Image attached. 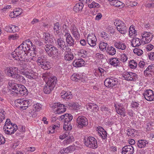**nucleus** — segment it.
<instances>
[{"mask_svg":"<svg viewBox=\"0 0 154 154\" xmlns=\"http://www.w3.org/2000/svg\"><path fill=\"white\" fill-rule=\"evenodd\" d=\"M32 42L28 39L24 42L11 54V57L17 60L28 61L29 60L27 57V51L33 46Z\"/></svg>","mask_w":154,"mask_h":154,"instance_id":"1","label":"nucleus"},{"mask_svg":"<svg viewBox=\"0 0 154 154\" xmlns=\"http://www.w3.org/2000/svg\"><path fill=\"white\" fill-rule=\"evenodd\" d=\"M43 37L46 45L45 50L50 56L55 55L58 52V49L54 46L51 45L53 42L54 38L48 32H45L43 34Z\"/></svg>","mask_w":154,"mask_h":154,"instance_id":"2","label":"nucleus"},{"mask_svg":"<svg viewBox=\"0 0 154 154\" xmlns=\"http://www.w3.org/2000/svg\"><path fill=\"white\" fill-rule=\"evenodd\" d=\"M57 78L55 76L48 78L44 88V91L46 94L50 93L54 88L57 83Z\"/></svg>","mask_w":154,"mask_h":154,"instance_id":"3","label":"nucleus"},{"mask_svg":"<svg viewBox=\"0 0 154 154\" xmlns=\"http://www.w3.org/2000/svg\"><path fill=\"white\" fill-rule=\"evenodd\" d=\"M29 66L26 65L24 66L23 68L20 71V73L26 76L30 79H36L38 78V73L33 72L29 69Z\"/></svg>","mask_w":154,"mask_h":154,"instance_id":"4","label":"nucleus"},{"mask_svg":"<svg viewBox=\"0 0 154 154\" xmlns=\"http://www.w3.org/2000/svg\"><path fill=\"white\" fill-rule=\"evenodd\" d=\"M46 59L44 56L40 55L38 57L37 59L35 61L38 65L43 69L47 70L50 68V66L49 62H47Z\"/></svg>","mask_w":154,"mask_h":154,"instance_id":"5","label":"nucleus"},{"mask_svg":"<svg viewBox=\"0 0 154 154\" xmlns=\"http://www.w3.org/2000/svg\"><path fill=\"white\" fill-rule=\"evenodd\" d=\"M85 144L86 146L89 148L96 149L97 147L96 140L92 137H89L87 138L85 141Z\"/></svg>","mask_w":154,"mask_h":154,"instance_id":"6","label":"nucleus"},{"mask_svg":"<svg viewBox=\"0 0 154 154\" xmlns=\"http://www.w3.org/2000/svg\"><path fill=\"white\" fill-rule=\"evenodd\" d=\"M18 69L17 67L10 66L6 67L5 71L7 75L14 78L18 73Z\"/></svg>","mask_w":154,"mask_h":154,"instance_id":"7","label":"nucleus"},{"mask_svg":"<svg viewBox=\"0 0 154 154\" xmlns=\"http://www.w3.org/2000/svg\"><path fill=\"white\" fill-rule=\"evenodd\" d=\"M141 40L143 44H147L150 42L152 40L153 35L152 34L149 32L145 31L141 34Z\"/></svg>","mask_w":154,"mask_h":154,"instance_id":"8","label":"nucleus"},{"mask_svg":"<svg viewBox=\"0 0 154 154\" xmlns=\"http://www.w3.org/2000/svg\"><path fill=\"white\" fill-rule=\"evenodd\" d=\"M118 80L116 78H108L104 82V85L106 87L112 88L118 83Z\"/></svg>","mask_w":154,"mask_h":154,"instance_id":"9","label":"nucleus"},{"mask_svg":"<svg viewBox=\"0 0 154 154\" xmlns=\"http://www.w3.org/2000/svg\"><path fill=\"white\" fill-rule=\"evenodd\" d=\"M78 127L82 128L87 125L88 122L87 119L83 116H79L76 119Z\"/></svg>","mask_w":154,"mask_h":154,"instance_id":"10","label":"nucleus"},{"mask_svg":"<svg viewBox=\"0 0 154 154\" xmlns=\"http://www.w3.org/2000/svg\"><path fill=\"white\" fill-rule=\"evenodd\" d=\"M137 76L135 73L132 72H125L122 74L123 78L128 81H134L136 80Z\"/></svg>","mask_w":154,"mask_h":154,"instance_id":"11","label":"nucleus"},{"mask_svg":"<svg viewBox=\"0 0 154 154\" xmlns=\"http://www.w3.org/2000/svg\"><path fill=\"white\" fill-rule=\"evenodd\" d=\"M10 89L11 90V95L17 96L18 95V88L19 85L15 83H11L9 84Z\"/></svg>","mask_w":154,"mask_h":154,"instance_id":"12","label":"nucleus"},{"mask_svg":"<svg viewBox=\"0 0 154 154\" xmlns=\"http://www.w3.org/2000/svg\"><path fill=\"white\" fill-rule=\"evenodd\" d=\"M87 41L88 44L91 47H94L96 45V38L94 34H89L88 35Z\"/></svg>","mask_w":154,"mask_h":154,"instance_id":"13","label":"nucleus"},{"mask_svg":"<svg viewBox=\"0 0 154 154\" xmlns=\"http://www.w3.org/2000/svg\"><path fill=\"white\" fill-rule=\"evenodd\" d=\"M144 98L147 100L152 101L154 100V94L151 90L145 91L143 94Z\"/></svg>","mask_w":154,"mask_h":154,"instance_id":"14","label":"nucleus"},{"mask_svg":"<svg viewBox=\"0 0 154 154\" xmlns=\"http://www.w3.org/2000/svg\"><path fill=\"white\" fill-rule=\"evenodd\" d=\"M114 46L117 49L122 51L125 50L127 48L126 44L122 40L115 42Z\"/></svg>","mask_w":154,"mask_h":154,"instance_id":"15","label":"nucleus"},{"mask_svg":"<svg viewBox=\"0 0 154 154\" xmlns=\"http://www.w3.org/2000/svg\"><path fill=\"white\" fill-rule=\"evenodd\" d=\"M70 30L75 38L78 39L80 37V33L76 26L75 25H72L70 27Z\"/></svg>","mask_w":154,"mask_h":154,"instance_id":"16","label":"nucleus"},{"mask_svg":"<svg viewBox=\"0 0 154 154\" xmlns=\"http://www.w3.org/2000/svg\"><path fill=\"white\" fill-rule=\"evenodd\" d=\"M134 152V147L131 145H126L122 149V154H133Z\"/></svg>","mask_w":154,"mask_h":154,"instance_id":"17","label":"nucleus"},{"mask_svg":"<svg viewBox=\"0 0 154 154\" xmlns=\"http://www.w3.org/2000/svg\"><path fill=\"white\" fill-rule=\"evenodd\" d=\"M18 89V96L20 94V95L26 96L28 93V90L23 85H19Z\"/></svg>","mask_w":154,"mask_h":154,"instance_id":"18","label":"nucleus"},{"mask_svg":"<svg viewBox=\"0 0 154 154\" xmlns=\"http://www.w3.org/2000/svg\"><path fill=\"white\" fill-rule=\"evenodd\" d=\"M97 131L98 134L103 139H106L107 138V133L103 128L101 127H98L97 128Z\"/></svg>","mask_w":154,"mask_h":154,"instance_id":"19","label":"nucleus"},{"mask_svg":"<svg viewBox=\"0 0 154 154\" xmlns=\"http://www.w3.org/2000/svg\"><path fill=\"white\" fill-rule=\"evenodd\" d=\"M58 47L62 50H65L68 49L67 45H66L65 41L62 39L60 38L57 40Z\"/></svg>","mask_w":154,"mask_h":154,"instance_id":"20","label":"nucleus"},{"mask_svg":"<svg viewBox=\"0 0 154 154\" xmlns=\"http://www.w3.org/2000/svg\"><path fill=\"white\" fill-rule=\"evenodd\" d=\"M64 54V58L65 60L70 61L72 60L74 57L73 55L71 52V49L68 48Z\"/></svg>","mask_w":154,"mask_h":154,"instance_id":"21","label":"nucleus"},{"mask_svg":"<svg viewBox=\"0 0 154 154\" xmlns=\"http://www.w3.org/2000/svg\"><path fill=\"white\" fill-rule=\"evenodd\" d=\"M85 61L82 59H76L73 62V65L76 67H80L85 65Z\"/></svg>","mask_w":154,"mask_h":154,"instance_id":"22","label":"nucleus"},{"mask_svg":"<svg viewBox=\"0 0 154 154\" xmlns=\"http://www.w3.org/2000/svg\"><path fill=\"white\" fill-rule=\"evenodd\" d=\"M75 149V146L74 145L69 146L67 148L61 149L60 152L62 154H66L69 152L73 151Z\"/></svg>","mask_w":154,"mask_h":154,"instance_id":"23","label":"nucleus"},{"mask_svg":"<svg viewBox=\"0 0 154 154\" xmlns=\"http://www.w3.org/2000/svg\"><path fill=\"white\" fill-rule=\"evenodd\" d=\"M29 51L30 56V58L33 61H35L36 60L35 56L37 51L36 50L35 46L34 45L31 47V49Z\"/></svg>","mask_w":154,"mask_h":154,"instance_id":"24","label":"nucleus"},{"mask_svg":"<svg viewBox=\"0 0 154 154\" xmlns=\"http://www.w3.org/2000/svg\"><path fill=\"white\" fill-rule=\"evenodd\" d=\"M66 38L67 43L70 46H72L74 44V41L70 34L69 32H66L64 35Z\"/></svg>","mask_w":154,"mask_h":154,"instance_id":"25","label":"nucleus"},{"mask_svg":"<svg viewBox=\"0 0 154 154\" xmlns=\"http://www.w3.org/2000/svg\"><path fill=\"white\" fill-rule=\"evenodd\" d=\"M60 94L61 98L65 99H71L73 96L71 93L70 91L66 92L63 91Z\"/></svg>","mask_w":154,"mask_h":154,"instance_id":"26","label":"nucleus"},{"mask_svg":"<svg viewBox=\"0 0 154 154\" xmlns=\"http://www.w3.org/2000/svg\"><path fill=\"white\" fill-rule=\"evenodd\" d=\"M32 108L31 109L32 110L29 112V113L31 115L30 116L35 117L36 116V114L35 112L39 111L42 109V108L41 106H32Z\"/></svg>","mask_w":154,"mask_h":154,"instance_id":"27","label":"nucleus"},{"mask_svg":"<svg viewBox=\"0 0 154 154\" xmlns=\"http://www.w3.org/2000/svg\"><path fill=\"white\" fill-rule=\"evenodd\" d=\"M110 5L115 7H118L120 8H122L124 6V4L122 2L117 0H113L110 2Z\"/></svg>","mask_w":154,"mask_h":154,"instance_id":"28","label":"nucleus"},{"mask_svg":"<svg viewBox=\"0 0 154 154\" xmlns=\"http://www.w3.org/2000/svg\"><path fill=\"white\" fill-rule=\"evenodd\" d=\"M142 43V40L139 38H133L131 42V45L134 47L140 46Z\"/></svg>","mask_w":154,"mask_h":154,"instance_id":"29","label":"nucleus"},{"mask_svg":"<svg viewBox=\"0 0 154 154\" xmlns=\"http://www.w3.org/2000/svg\"><path fill=\"white\" fill-rule=\"evenodd\" d=\"M83 7L84 5L83 3H79L75 5L73 10L76 13H78L82 11Z\"/></svg>","mask_w":154,"mask_h":154,"instance_id":"30","label":"nucleus"},{"mask_svg":"<svg viewBox=\"0 0 154 154\" xmlns=\"http://www.w3.org/2000/svg\"><path fill=\"white\" fill-rule=\"evenodd\" d=\"M153 64L149 65L144 71V74L145 76H150L151 75V73L152 71Z\"/></svg>","mask_w":154,"mask_h":154,"instance_id":"31","label":"nucleus"},{"mask_svg":"<svg viewBox=\"0 0 154 154\" xmlns=\"http://www.w3.org/2000/svg\"><path fill=\"white\" fill-rule=\"evenodd\" d=\"M109 62L111 65L117 66L119 65V61L117 58H112L110 59Z\"/></svg>","mask_w":154,"mask_h":154,"instance_id":"32","label":"nucleus"},{"mask_svg":"<svg viewBox=\"0 0 154 154\" xmlns=\"http://www.w3.org/2000/svg\"><path fill=\"white\" fill-rule=\"evenodd\" d=\"M148 143V142L146 140H140L137 142V146L140 148H144L146 144Z\"/></svg>","mask_w":154,"mask_h":154,"instance_id":"33","label":"nucleus"},{"mask_svg":"<svg viewBox=\"0 0 154 154\" xmlns=\"http://www.w3.org/2000/svg\"><path fill=\"white\" fill-rule=\"evenodd\" d=\"M106 51L109 55H113L116 52L115 49L112 46L109 47L107 48Z\"/></svg>","mask_w":154,"mask_h":154,"instance_id":"34","label":"nucleus"},{"mask_svg":"<svg viewBox=\"0 0 154 154\" xmlns=\"http://www.w3.org/2000/svg\"><path fill=\"white\" fill-rule=\"evenodd\" d=\"M117 113L120 115H124L125 112V108L122 106H115Z\"/></svg>","mask_w":154,"mask_h":154,"instance_id":"35","label":"nucleus"},{"mask_svg":"<svg viewBox=\"0 0 154 154\" xmlns=\"http://www.w3.org/2000/svg\"><path fill=\"white\" fill-rule=\"evenodd\" d=\"M114 24L115 26H116L117 29L119 27H121L122 26L125 25L124 23L119 20H116L114 21Z\"/></svg>","mask_w":154,"mask_h":154,"instance_id":"36","label":"nucleus"},{"mask_svg":"<svg viewBox=\"0 0 154 154\" xmlns=\"http://www.w3.org/2000/svg\"><path fill=\"white\" fill-rule=\"evenodd\" d=\"M118 31L121 34H125L127 32V29L126 25L122 26L117 29Z\"/></svg>","mask_w":154,"mask_h":154,"instance_id":"37","label":"nucleus"},{"mask_svg":"<svg viewBox=\"0 0 154 154\" xmlns=\"http://www.w3.org/2000/svg\"><path fill=\"white\" fill-rule=\"evenodd\" d=\"M22 13V9L19 8H17L14 9L12 14L14 15V17H17Z\"/></svg>","mask_w":154,"mask_h":154,"instance_id":"38","label":"nucleus"},{"mask_svg":"<svg viewBox=\"0 0 154 154\" xmlns=\"http://www.w3.org/2000/svg\"><path fill=\"white\" fill-rule=\"evenodd\" d=\"M88 7L90 8H98L100 7V5L95 1H93L91 3L88 5Z\"/></svg>","mask_w":154,"mask_h":154,"instance_id":"39","label":"nucleus"},{"mask_svg":"<svg viewBox=\"0 0 154 154\" xmlns=\"http://www.w3.org/2000/svg\"><path fill=\"white\" fill-rule=\"evenodd\" d=\"M108 46V44L107 43L104 42H101L99 44V48L101 51H104L106 50V48Z\"/></svg>","mask_w":154,"mask_h":154,"instance_id":"40","label":"nucleus"},{"mask_svg":"<svg viewBox=\"0 0 154 154\" xmlns=\"http://www.w3.org/2000/svg\"><path fill=\"white\" fill-rule=\"evenodd\" d=\"M71 80L73 81H78L80 79L79 74L77 73H74L70 77Z\"/></svg>","mask_w":154,"mask_h":154,"instance_id":"41","label":"nucleus"},{"mask_svg":"<svg viewBox=\"0 0 154 154\" xmlns=\"http://www.w3.org/2000/svg\"><path fill=\"white\" fill-rule=\"evenodd\" d=\"M136 33V31L135 29L134 26H131L129 28V35L130 36L135 35Z\"/></svg>","mask_w":154,"mask_h":154,"instance_id":"42","label":"nucleus"},{"mask_svg":"<svg viewBox=\"0 0 154 154\" xmlns=\"http://www.w3.org/2000/svg\"><path fill=\"white\" fill-rule=\"evenodd\" d=\"M5 111L2 109H0V123L2 122L4 119H5Z\"/></svg>","mask_w":154,"mask_h":154,"instance_id":"43","label":"nucleus"},{"mask_svg":"<svg viewBox=\"0 0 154 154\" xmlns=\"http://www.w3.org/2000/svg\"><path fill=\"white\" fill-rule=\"evenodd\" d=\"M87 52L84 49H81L78 52V55L79 56L85 57L87 56Z\"/></svg>","mask_w":154,"mask_h":154,"instance_id":"44","label":"nucleus"},{"mask_svg":"<svg viewBox=\"0 0 154 154\" xmlns=\"http://www.w3.org/2000/svg\"><path fill=\"white\" fill-rule=\"evenodd\" d=\"M137 63L134 60H131L130 61L129 65L130 67L132 69H135L137 66Z\"/></svg>","mask_w":154,"mask_h":154,"instance_id":"45","label":"nucleus"},{"mask_svg":"<svg viewBox=\"0 0 154 154\" xmlns=\"http://www.w3.org/2000/svg\"><path fill=\"white\" fill-rule=\"evenodd\" d=\"M58 107L56 110L57 113L60 114L63 113L66 111V108L65 106H57Z\"/></svg>","mask_w":154,"mask_h":154,"instance_id":"46","label":"nucleus"},{"mask_svg":"<svg viewBox=\"0 0 154 154\" xmlns=\"http://www.w3.org/2000/svg\"><path fill=\"white\" fill-rule=\"evenodd\" d=\"M14 78L16 79L20 82L24 83L25 82V79L24 77L20 75L18 73Z\"/></svg>","mask_w":154,"mask_h":154,"instance_id":"47","label":"nucleus"},{"mask_svg":"<svg viewBox=\"0 0 154 154\" xmlns=\"http://www.w3.org/2000/svg\"><path fill=\"white\" fill-rule=\"evenodd\" d=\"M63 128L64 130L66 131H70L72 128V126L70 125V123H64Z\"/></svg>","mask_w":154,"mask_h":154,"instance_id":"48","label":"nucleus"},{"mask_svg":"<svg viewBox=\"0 0 154 154\" xmlns=\"http://www.w3.org/2000/svg\"><path fill=\"white\" fill-rule=\"evenodd\" d=\"M60 28V24L59 23L57 22L54 24V30L57 34L60 33L59 29Z\"/></svg>","mask_w":154,"mask_h":154,"instance_id":"49","label":"nucleus"},{"mask_svg":"<svg viewBox=\"0 0 154 154\" xmlns=\"http://www.w3.org/2000/svg\"><path fill=\"white\" fill-rule=\"evenodd\" d=\"M133 52L134 54L138 56H141L143 53V50L140 49L135 48L134 49Z\"/></svg>","mask_w":154,"mask_h":154,"instance_id":"50","label":"nucleus"},{"mask_svg":"<svg viewBox=\"0 0 154 154\" xmlns=\"http://www.w3.org/2000/svg\"><path fill=\"white\" fill-rule=\"evenodd\" d=\"M67 137V139L66 140H64V141H65V142L66 144H69V143L74 141V138L73 136H69Z\"/></svg>","mask_w":154,"mask_h":154,"instance_id":"51","label":"nucleus"},{"mask_svg":"<svg viewBox=\"0 0 154 154\" xmlns=\"http://www.w3.org/2000/svg\"><path fill=\"white\" fill-rule=\"evenodd\" d=\"M128 131L127 134L128 136L132 137L134 136V133L135 132V130L134 129L129 128L128 129Z\"/></svg>","mask_w":154,"mask_h":154,"instance_id":"52","label":"nucleus"},{"mask_svg":"<svg viewBox=\"0 0 154 154\" xmlns=\"http://www.w3.org/2000/svg\"><path fill=\"white\" fill-rule=\"evenodd\" d=\"M128 57L125 54H122L121 55V60L122 62H125L127 61Z\"/></svg>","mask_w":154,"mask_h":154,"instance_id":"53","label":"nucleus"},{"mask_svg":"<svg viewBox=\"0 0 154 154\" xmlns=\"http://www.w3.org/2000/svg\"><path fill=\"white\" fill-rule=\"evenodd\" d=\"M18 129L17 125L16 124H13V127L9 129L10 131H11V134L14 133Z\"/></svg>","mask_w":154,"mask_h":154,"instance_id":"54","label":"nucleus"},{"mask_svg":"<svg viewBox=\"0 0 154 154\" xmlns=\"http://www.w3.org/2000/svg\"><path fill=\"white\" fill-rule=\"evenodd\" d=\"M18 38V36L16 34L11 35L9 36V39L10 40H14L17 39Z\"/></svg>","mask_w":154,"mask_h":154,"instance_id":"55","label":"nucleus"},{"mask_svg":"<svg viewBox=\"0 0 154 154\" xmlns=\"http://www.w3.org/2000/svg\"><path fill=\"white\" fill-rule=\"evenodd\" d=\"M11 26L13 27L12 28V32H14L19 31V28L17 26L12 25H11Z\"/></svg>","mask_w":154,"mask_h":154,"instance_id":"56","label":"nucleus"},{"mask_svg":"<svg viewBox=\"0 0 154 154\" xmlns=\"http://www.w3.org/2000/svg\"><path fill=\"white\" fill-rule=\"evenodd\" d=\"M101 36L105 39L108 38L109 35L104 32H102L100 34Z\"/></svg>","mask_w":154,"mask_h":154,"instance_id":"57","label":"nucleus"},{"mask_svg":"<svg viewBox=\"0 0 154 154\" xmlns=\"http://www.w3.org/2000/svg\"><path fill=\"white\" fill-rule=\"evenodd\" d=\"M13 28L11 26V25L7 26L5 28V30L7 32H11L12 30V28Z\"/></svg>","mask_w":154,"mask_h":154,"instance_id":"58","label":"nucleus"},{"mask_svg":"<svg viewBox=\"0 0 154 154\" xmlns=\"http://www.w3.org/2000/svg\"><path fill=\"white\" fill-rule=\"evenodd\" d=\"M97 72H99V73L101 74V75L104 76V73L105 72V70L102 68H99L97 69Z\"/></svg>","mask_w":154,"mask_h":154,"instance_id":"59","label":"nucleus"},{"mask_svg":"<svg viewBox=\"0 0 154 154\" xmlns=\"http://www.w3.org/2000/svg\"><path fill=\"white\" fill-rule=\"evenodd\" d=\"M80 101H79L78 102H71L68 105V106H80V104H79Z\"/></svg>","mask_w":154,"mask_h":154,"instance_id":"60","label":"nucleus"},{"mask_svg":"<svg viewBox=\"0 0 154 154\" xmlns=\"http://www.w3.org/2000/svg\"><path fill=\"white\" fill-rule=\"evenodd\" d=\"M24 101V99H20L16 100L15 101V103L16 104L17 103L19 104V105H20L21 106H22L23 101Z\"/></svg>","mask_w":154,"mask_h":154,"instance_id":"61","label":"nucleus"},{"mask_svg":"<svg viewBox=\"0 0 154 154\" xmlns=\"http://www.w3.org/2000/svg\"><path fill=\"white\" fill-rule=\"evenodd\" d=\"M5 142V140L3 135L0 134V145L4 144Z\"/></svg>","mask_w":154,"mask_h":154,"instance_id":"62","label":"nucleus"},{"mask_svg":"<svg viewBox=\"0 0 154 154\" xmlns=\"http://www.w3.org/2000/svg\"><path fill=\"white\" fill-rule=\"evenodd\" d=\"M22 106L25 105L26 106H28V105L30 103V100H26L24 99V101H23Z\"/></svg>","mask_w":154,"mask_h":154,"instance_id":"63","label":"nucleus"},{"mask_svg":"<svg viewBox=\"0 0 154 154\" xmlns=\"http://www.w3.org/2000/svg\"><path fill=\"white\" fill-rule=\"evenodd\" d=\"M154 47L153 45L151 44H149L146 47V49L147 51H151Z\"/></svg>","mask_w":154,"mask_h":154,"instance_id":"64","label":"nucleus"}]
</instances>
